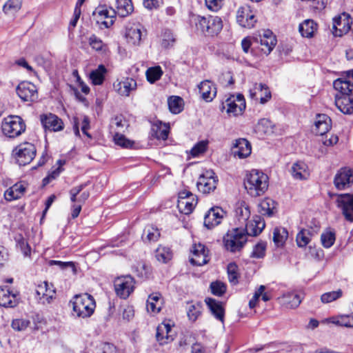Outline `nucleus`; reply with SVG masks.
Instances as JSON below:
<instances>
[{
    "label": "nucleus",
    "mask_w": 353,
    "mask_h": 353,
    "mask_svg": "<svg viewBox=\"0 0 353 353\" xmlns=\"http://www.w3.org/2000/svg\"><path fill=\"white\" fill-rule=\"evenodd\" d=\"M243 184L249 195L257 197L263 195L268 190L269 178L261 171L252 170L247 173Z\"/></svg>",
    "instance_id": "nucleus-1"
},
{
    "label": "nucleus",
    "mask_w": 353,
    "mask_h": 353,
    "mask_svg": "<svg viewBox=\"0 0 353 353\" xmlns=\"http://www.w3.org/2000/svg\"><path fill=\"white\" fill-rule=\"evenodd\" d=\"M73 311L78 317H90L94 311L96 303L93 296L88 293L77 294L72 301Z\"/></svg>",
    "instance_id": "nucleus-2"
},
{
    "label": "nucleus",
    "mask_w": 353,
    "mask_h": 353,
    "mask_svg": "<svg viewBox=\"0 0 353 353\" xmlns=\"http://www.w3.org/2000/svg\"><path fill=\"white\" fill-rule=\"evenodd\" d=\"M246 242V234L242 228H236L229 230L223 237L224 246L227 250L231 252L240 251Z\"/></svg>",
    "instance_id": "nucleus-3"
},
{
    "label": "nucleus",
    "mask_w": 353,
    "mask_h": 353,
    "mask_svg": "<svg viewBox=\"0 0 353 353\" xmlns=\"http://www.w3.org/2000/svg\"><path fill=\"white\" fill-rule=\"evenodd\" d=\"M36 153L35 145L28 142L19 144L12 151V155L20 166L26 165L32 162Z\"/></svg>",
    "instance_id": "nucleus-4"
},
{
    "label": "nucleus",
    "mask_w": 353,
    "mask_h": 353,
    "mask_svg": "<svg viewBox=\"0 0 353 353\" xmlns=\"http://www.w3.org/2000/svg\"><path fill=\"white\" fill-rule=\"evenodd\" d=\"M1 128L6 136L14 138L25 131L26 124L20 117L9 116L4 119Z\"/></svg>",
    "instance_id": "nucleus-5"
},
{
    "label": "nucleus",
    "mask_w": 353,
    "mask_h": 353,
    "mask_svg": "<svg viewBox=\"0 0 353 353\" xmlns=\"http://www.w3.org/2000/svg\"><path fill=\"white\" fill-rule=\"evenodd\" d=\"M92 14L97 17V23L102 24L105 28H108L114 24L117 16L116 10L106 5L97 6Z\"/></svg>",
    "instance_id": "nucleus-6"
},
{
    "label": "nucleus",
    "mask_w": 353,
    "mask_h": 353,
    "mask_svg": "<svg viewBox=\"0 0 353 353\" xmlns=\"http://www.w3.org/2000/svg\"><path fill=\"white\" fill-rule=\"evenodd\" d=\"M114 286L117 295L125 299L134 290V280L130 275L118 277L114 281Z\"/></svg>",
    "instance_id": "nucleus-7"
},
{
    "label": "nucleus",
    "mask_w": 353,
    "mask_h": 353,
    "mask_svg": "<svg viewBox=\"0 0 353 353\" xmlns=\"http://www.w3.org/2000/svg\"><path fill=\"white\" fill-rule=\"evenodd\" d=\"M217 182L218 179L215 173L212 170H209L200 175L196 186L199 192L209 194L216 189Z\"/></svg>",
    "instance_id": "nucleus-8"
},
{
    "label": "nucleus",
    "mask_w": 353,
    "mask_h": 353,
    "mask_svg": "<svg viewBox=\"0 0 353 353\" xmlns=\"http://www.w3.org/2000/svg\"><path fill=\"white\" fill-rule=\"evenodd\" d=\"M221 109H226L228 114H232L237 116L242 114L245 108V101L243 94H239L237 96L231 95L224 102L222 103Z\"/></svg>",
    "instance_id": "nucleus-9"
},
{
    "label": "nucleus",
    "mask_w": 353,
    "mask_h": 353,
    "mask_svg": "<svg viewBox=\"0 0 353 353\" xmlns=\"http://www.w3.org/2000/svg\"><path fill=\"white\" fill-rule=\"evenodd\" d=\"M336 203L345 220L353 222V194H337Z\"/></svg>",
    "instance_id": "nucleus-10"
},
{
    "label": "nucleus",
    "mask_w": 353,
    "mask_h": 353,
    "mask_svg": "<svg viewBox=\"0 0 353 353\" xmlns=\"http://www.w3.org/2000/svg\"><path fill=\"white\" fill-rule=\"evenodd\" d=\"M19 97L23 101L34 102L38 99L36 85L29 81L21 82L16 89Z\"/></svg>",
    "instance_id": "nucleus-11"
},
{
    "label": "nucleus",
    "mask_w": 353,
    "mask_h": 353,
    "mask_svg": "<svg viewBox=\"0 0 353 353\" xmlns=\"http://www.w3.org/2000/svg\"><path fill=\"white\" fill-rule=\"evenodd\" d=\"M256 46H261V51L266 55L269 54L276 44V37L270 30H264L263 34L254 37Z\"/></svg>",
    "instance_id": "nucleus-12"
},
{
    "label": "nucleus",
    "mask_w": 353,
    "mask_h": 353,
    "mask_svg": "<svg viewBox=\"0 0 353 353\" xmlns=\"http://www.w3.org/2000/svg\"><path fill=\"white\" fill-rule=\"evenodd\" d=\"M236 18L238 24L243 28H253L256 22L255 14L248 5H244L238 8Z\"/></svg>",
    "instance_id": "nucleus-13"
},
{
    "label": "nucleus",
    "mask_w": 353,
    "mask_h": 353,
    "mask_svg": "<svg viewBox=\"0 0 353 353\" xmlns=\"http://www.w3.org/2000/svg\"><path fill=\"white\" fill-rule=\"evenodd\" d=\"M225 215V211L221 208L218 206L211 208L205 214L204 226L208 230L213 229L221 223Z\"/></svg>",
    "instance_id": "nucleus-14"
},
{
    "label": "nucleus",
    "mask_w": 353,
    "mask_h": 353,
    "mask_svg": "<svg viewBox=\"0 0 353 353\" xmlns=\"http://www.w3.org/2000/svg\"><path fill=\"white\" fill-rule=\"evenodd\" d=\"M353 183V170L346 167L341 168L334 179V184L339 190L348 188Z\"/></svg>",
    "instance_id": "nucleus-15"
},
{
    "label": "nucleus",
    "mask_w": 353,
    "mask_h": 353,
    "mask_svg": "<svg viewBox=\"0 0 353 353\" xmlns=\"http://www.w3.org/2000/svg\"><path fill=\"white\" fill-rule=\"evenodd\" d=\"M232 152L234 157H238L239 159L246 158L252 152L251 143L246 139H237L233 143Z\"/></svg>",
    "instance_id": "nucleus-16"
},
{
    "label": "nucleus",
    "mask_w": 353,
    "mask_h": 353,
    "mask_svg": "<svg viewBox=\"0 0 353 353\" xmlns=\"http://www.w3.org/2000/svg\"><path fill=\"white\" fill-rule=\"evenodd\" d=\"M55 290L50 288L48 282L38 285L35 291V299L41 303H50L55 295Z\"/></svg>",
    "instance_id": "nucleus-17"
},
{
    "label": "nucleus",
    "mask_w": 353,
    "mask_h": 353,
    "mask_svg": "<svg viewBox=\"0 0 353 353\" xmlns=\"http://www.w3.org/2000/svg\"><path fill=\"white\" fill-rule=\"evenodd\" d=\"M40 121L46 130L57 132L63 128V123L61 119L52 113L41 114L40 116Z\"/></svg>",
    "instance_id": "nucleus-18"
},
{
    "label": "nucleus",
    "mask_w": 353,
    "mask_h": 353,
    "mask_svg": "<svg viewBox=\"0 0 353 353\" xmlns=\"http://www.w3.org/2000/svg\"><path fill=\"white\" fill-rule=\"evenodd\" d=\"M350 26L349 23V16L343 13L342 16L339 15L333 19L332 33L335 37H341L348 32Z\"/></svg>",
    "instance_id": "nucleus-19"
},
{
    "label": "nucleus",
    "mask_w": 353,
    "mask_h": 353,
    "mask_svg": "<svg viewBox=\"0 0 353 353\" xmlns=\"http://www.w3.org/2000/svg\"><path fill=\"white\" fill-rule=\"evenodd\" d=\"M19 294L10 289L0 288V305L4 307H14L19 303Z\"/></svg>",
    "instance_id": "nucleus-20"
},
{
    "label": "nucleus",
    "mask_w": 353,
    "mask_h": 353,
    "mask_svg": "<svg viewBox=\"0 0 353 353\" xmlns=\"http://www.w3.org/2000/svg\"><path fill=\"white\" fill-rule=\"evenodd\" d=\"M245 232L246 234V236L248 235L256 236L259 235L264 229L265 226V223L264 219L260 216H254L252 221L250 222L245 223Z\"/></svg>",
    "instance_id": "nucleus-21"
},
{
    "label": "nucleus",
    "mask_w": 353,
    "mask_h": 353,
    "mask_svg": "<svg viewBox=\"0 0 353 353\" xmlns=\"http://www.w3.org/2000/svg\"><path fill=\"white\" fill-rule=\"evenodd\" d=\"M156 339L160 345L174 340L172 326L170 323H162L157 327Z\"/></svg>",
    "instance_id": "nucleus-22"
},
{
    "label": "nucleus",
    "mask_w": 353,
    "mask_h": 353,
    "mask_svg": "<svg viewBox=\"0 0 353 353\" xmlns=\"http://www.w3.org/2000/svg\"><path fill=\"white\" fill-rule=\"evenodd\" d=\"M205 302L214 317L216 320L223 323L225 317V309L223 307V303L212 298H206L205 299Z\"/></svg>",
    "instance_id": "nucleus-23"
},
{
    "label": "nucleus",
    "mask_w": 353,
    "mask_h": 353,
    "mask_svg": "<svg viewBox=\"0 0 353 353\" xmlns=\"http://www.w3.org/2000/svg\"><path fill=\"white\" fill-rule=\"evenodd\" d=\"M201 98L206 102L212 101L216 95L215 85L209 80H205L198 85Z\"/></svg>",
    "instance_id": "nucleus-24"
},
{
    "label": "nucleus",
    "mask_w": 353,
    "mask_h": 353,
    "mask_svg": "<svg viewBox=\"0 0 353 353\" xmlns=\"http://www.w3.org/2000/svg\"><path fill=\"white\" fill-rule=\"evenodd\" d=\"M315 132L319 135H324L332 127L331 119L325 114H319L316 115L314 122Z\"/></svg>",
    "instance_id": "nucleus-25"
},
{
    "label": "nucleus",
    "mask_w": 353,
    "mask_h": 353,
    "mask_svg": "<svg viewBox=\"0 0 353 353\" xmlns=\"http://www.w3.org/2000/svg\"><path fill=\"white\" fill-rule=\"evenodd\" d=\"M26 191V186L22 183L19 182L14 184L8 188L4 193V197L8 201L21 198Z\"/></svg>",
    "instance_id": "nucleus-26"
},
{
    "label": "nucleus",
    "mask_w": 353,
    "mask_h": 353,
    "mask_svg": "<svg viewBox=\"0 0 353 353\" xmlns=\"http://www.w3.org/2000/svg\"><path fill=\"white\" fill-rule=\"evenodd\" d=\"M335 104L338 109L344 114L353 113V98L351 96L336 95Z\"/></svg>",
    "instance_id": "nucleus-27"
},
{
    "label": "nucleus",
    "mask_w": 353,
    "mask_h": 353,
    "mask_svg": "<svg viewBox=\"0 0 353 353\" xmlns=\"http://www.w3.org/2000/svg\"><path fill=\"white\" fill-rule=\"evenodd\" d=\"M334 88L339 92V96H351L353 94V83L346 79H338L333 83Z\"/></svg>",
    "instance_id": "nucleus-28"
},
{
    "label": "nucleus",
    "mask_w": 353,
    "mask_h": 353,
    "mask_svg": "<svg viewBox=\"0 0 353 353\" xmlns=\"http://www.w3.org/2000/svg\"><path fill=\"white\" fill-rule=\"evenodd\" d=\"M290 172L295 179H306L309 176L307 166L303 161L294 163L291 168Z\"/></svg>",
    "instance_id": "nucleus-29"
},
{
    "label": "nucleus",
    "mask_w": 353,
    "mask_h": 353,
    "mask_svg": "<svg viewBox=\"0 0 353 353\" xmlns=\"http://www.w3.org/2000/svg\"><path fill=\"white\" fill-rule=\"evenodd\" d=\"M116 14L120 17H125L130 14L134 7L131 0H116Z\"/></svg>",
    "instance_id": "nucleus-30"
},
{
    "label": "nucleus",
    "mask_w": 353,
    "mask_h": 353,
    "mask_svg": "<svg viewBox=\"0 0 353 353\" xmlns=\"http://www.w3.org/2000/svg\"><path fill=\"white\" fill-rule=\"evenodd\" d=\"M317 23L312 19H306L299 24V31L303 37H312L317 30Z\"/></svg>",
    "instance_id": "nucleus-31"
},
{
    "label": "nucleus",
    "mask_w": 353,
    "mask_h": 353,
    "mask_svg": "<svg viewBox=\"0 0 353 353\" xmlns=\"http://www.w3.org/2000/svg\"><path fill=\"white\" fill-rule=\"evenodd\" d=\"M161 296L158 292H154L149 295L146 303L148 312L152 313H158L161 308Z\"/></svg>",
    "instance_id": "nucleus-32"
},
{
    "label": "nucleus",
    "mask_w": 353,
    "mask_h": 353,
    "mask_svg": "<svg viewBox=\"0 0 353 353\" xmlns=\"http://www.w3.org/2000/svg\"><path fill=\"white\" fill-rule=\"evenodd\" d=\"M207 35L214 36L217 34L223 28V22L220 17H208Z\"/></svg>",
    "instance_id": "nucleus-33"
},
{
    "label": "nucleus",
    "mask_w": 353,
    "mask_h": 353,
    "mask_svg": "<svg viewBox=\"0 0 353 353\" xmlns=\"http://www.w3.org/2000/svg\"><path fill=\"white\" fill-rule=\"evenodd\" d=\"M117 89L119 94L122 96H129L130 92L137 88V82L132 78H127L119 82L117 85Z\"/></svg>",
    "instance_id": "nucleus-34"
},
{
    "label": "nucleus",
    "mask_w": 353,
    "mask_h": 353,
    "mask_svg": "<svg viewBox=\"0 0 353 353\" xmlns=\"http://www.w3.org/2000/svg\"><path fill=\"white\" fill-rule=\"evenodd\" d=\"M281 301L288 308H296L301 303V299L299 294L294 292H288L282 296Z\"/></svg>",
    "instance_id": "nucleus-35"
},
{
    "label": "nucleus",
    "mask_w": 353,
    "mask_h": 353,
    "mask_svg": "<svg viewBox=\"0 0 353 353\" xmlns=\"http://www.w3.org/2000/svg\"><path fill=\"white\" fill-rule=\"evenodd\" d=\"M160 237L159 230L153 225L145 226L142 234V240L144 242H155Z\"/></svg>",
    "instance_id": "nucleus-36"
},
{
    "label": "nucleus",
    "mask_w": 353,
    "mask_h": 353,
    "mask_svg": "<svg viewBox=\"0 0 353 353\" xmlns=\"http://www.w3.org/2000/svg\"><path fill=\"white\" fill-rule=\"evenodd\" d=\"M197 203L196 196H192L190 199L178 200L177 208L179 210L184 214H190Z\"/></svg>",
    "instance_id": "nucleus-37"
},
{
    "label": "nucleus",
    "mask_w": 353,
    "mask_h": 353,
    "mask_svg": "<svg viewBox=\"0 0 353 353\" xmlns=\"http://www.w3.org/2000/svg\"><path fill=\"white\" fill-rule=\"evenodd\" d=\"M107 72L105 67L101 64L98 68L92 70L90 74V79L94 85H101L105 79V74Z\"/></svg>",
    "instance_id": "nucleus-38"
},
{
    "label": "nucleus",
    "mask_w": 353,
    "mask_h": 353,
    "mask_svg": "<svg viewBox=\"0 0 353 353\" xmlns=\"http://www.w3.org/2000/svg\"><path fill=\"white\" fill-rule=\"evenodd\" d=\"M156 259L161 263H166L172 258V252L170 248L159 245L155 252Z\"/></svg>",
    "instance_id": "nucleus-39"
},
{
    "label": "nucleus",
    "mask_w": 353,
    "mask_h": 353,
    "mask_svg": "<svg viewBox=\"0 0 353 353\" xmlns=\"http://www.w3.org/2000/svg\"><path fill=\"white\" fill-rule=\"evenodd\" d=\"M141 31L138 28H130L126 30L125 37L127 41L132 45H139L141 40Z\"/></svg>",
    "instance_id": "nucleus-40"
},
{
    "label": "nucleus",
    "mask_w": 353,
    "mask_h": 353,
    "mask_svg": "<svg viewBox=\"0 0 353 353\" xmlns=\"http://www.w3.org/2000/svg\"><path fill=\"white\" fill-rule=\"evenodd\" d=\"M152 132V135L157 139L166 140L169 134V128L166 125L163 126L160 122L159 124L153 125Z\"/></svg>",
    "instance_id": "nucleus-41"
},
{
    "label": "nucleus",
    "mask_w": 353,
    "mask_h": 353,
    "mask_svg": "<svg viewBox=\"0 0 353 353\" xmlns=\"http://www.w3.org/2000/svg\"><path fill=\"white\" fill-rule=\"evenodd\" d=\"M288 236V232L284 228H276L273 232V241L277 247L282 246Z\"/></svg>",
    "instance_id": "nucleus-42"
},
{
    "label": "nucleus",
    "mask_w": 353,
    "mask_h": 353,
    "mask_svg": "<svg viewBox=\"0 0 353 353\" xmlns=\"http://www.w3.org/2000/svg\"><path fill=\"white\" fill-rule=\"evenodd\" d=\"M275 209L274 201L270 199H265L259 204V212L263 215L271 216Z\"/></svg>",
    "instance_id": "nucleus-43"
},
{
    "label": "nucleus",
    "mask_w": 353,
    "mask_h": 353,
    "mask_svg": "<svg viewBox=\"0 0 353 353\" xmlns=\"http://www.w3.org/2000/svg\"><path fill=\"white\" fill-rule=\"evenodd\" d=\"M22 0H8L3 7V11L6 14H14L21 8Z\"/></svg>",
    "instance_id": "nucleus-44"
},
{
    "label": "nucleus",
    "mask_w": 353,
    "mask_h": 353,
    "mask_svg": "<svg viewBox=\"0 0 353 353\" xmlns=\"http://www.w3.org/2000/svg\"><path fill=\"white\" fill-rule=\"evenodd\" d=\"M182 99L180 97L172 96L168 99V103L170 112L179 114L183 110Z\"/></svg>",
    "instance_id": "nucleus-45"
},
{
    "label": "nucleus",
    "mask_w": 353,
    "mask_h": 353,
    "mask_svg": "<svg viewBox=\"0 0 353 353\" xmlns=\"http://www.w3.org/2000/svg\"><path fill=\"white\" fill-rule=\"evenodd\" d=\"M145 74L147 80L153 83L161 77L163 71L160 66H155L148 68Z\"/></svg>",
    "instance_id": "nucleus-46"
},
{
    "label": "nucleus",
    "mask_w": 353,
    "mask_h": 353,
    "mask_svg": "<svg viewBox=\"0 0 353 353\" xmlns=\"http://www.w3.org/2000/svg\"><path fill=\"white\" fill-rule=\"evenodd\" d=\"M311 232L309 230L303 229L296 235V241L300 248L305 247L310 241Z\"/></svg>",
    "instance_id": "nucleus-47"
},
{
    "label": "nucleus",
    "mask_w": 353,
    "mask_h": 353,
    "mask_svg": "<svg viewBox=\"0 0 353 353\" xmlns=\"http://www.w3.org/2000/svg\"><path fill=\"white\" fill-rule=\"evenodd\" d=\"M250 216V210L248 206H241L236 210V217L241 225H245Z\"/></svg>",
    "instance_id": "nucleus-48"
},
{
    "label": "nucleus",
    "mask_w": 353,
    "mask_h": 353,
    "mask_svg": "<svg viewBox=\"0 0 353 353\" xmlns=\"http://www.w3.org/2000/svg\"><path fill=\"white\" fill-rule=\"evenodd\" d=\"M202 312V303L197 302L189 306L188 310V316L192 321H195L197 318L201 315Z\"/></svg>",
    "instance_id": "nucleus-49"
},
{
    "label": "nucleus",
    "mask_w": 353,
    "mask_h": 353,
    "mask_svg": "<svg viewBox=\"0 0 353 353\" xmlns=\"http://www.w3.org/2000/svg\"><path fill=\"white\" fill-rule=\"evenodd\" d=\"M228 276L229 281L236 285L239 282L238 266L234 263H230L228 265L227 268Z\"/></svg>",
    "instance_id": "nucleus-50"
},
{
    "label": "nucleus",
    "mask_w": 353,
    "mask_h": 353,
    "mask_svg": "<svg viewBox=\"0 0 353 353\" xmlns=\"http://www.w3.org/2000/svg\"><path fill=\"white\" fill-rule=\"evenodd\" d=\"M336 240V236L335 233L334 232L327 231L325 232H323L321 235V241L322 243V245L325 248H331L333 244L334 243Z\"/></svg>",
    "instance_id": "nucleus-51"
},
{
    "label": "nucleus",
    "mask_w": 353,
    "mask_h": 353,
    "mask_svg": "<svg viewBox=\"0 0 353 353\" xmlns=\"http://www.w3.org/2000/svg\"><path fill=\"white\" fill-rule=\"evenodd\" d=\"M342 294L341 290L325 292L321 295V300L323 303H329L341 297Z\"/></svg>",
    "instance_id": "nucleus-52"
},
{
    "label": "nucleus",
    "mask_w": 353,
    "mask_h": 353,
    "mask_svg": "<svg viewBox=\"0 0 353 353\" xmlns=\"http://www.w3.org/2000/svg\"><path fill=\"white\" fill-rule=\"evenodd\" d=\"M16 240L17 246L19 248L24 256H30L31 248L27 241L21 235Z\"/></svg>",
    "instance_id": "nucleus-53"
},
{
    "label": "nucleus",
    "mask_w": 353,
    "mask_h": 353,
    "mask_svg": "<svg viewBox=\"0 0 353 353\" xmlns=\"http://www.w3.org/2000/svg\"><path fill=\"white\" fill-rule=\"evenodd\" d=\"M212 293L218 296H221L226 291V285L221 281L212 282L210 284Z\"/></svg>",
    "instance_id": "nucleus-54"
},
{
    "label": "nucleus",
    "mask_w": 353,
    "mask_h": 353,
    "mask_svg": "<svg viewBox=\"0 0 353 353\" xmlns=\"http://www.w3.org/2000/svg\"><path fill=\"white\" fill-rule=\"evenodd\" d=\"M207 147V141H199L191 149L190 154L193 157H199L201 154H203L206 151Z\"/></svg>",
    "instance_id": "nucleus-55"
},
{
    "label": "nucleus",
    "mask_w": 353,
    "mask_h": 353,
    "mask_svg": "<svg viewBox=\"0 0 353 353\" xmlns=\"http://www.w3.org/2000/svg\"><path fill=\"white\" fill-rule=\"evenodd\" d=\"M272 127V122L268 119H261L256 126L257 130L259 131H262L265 134H269L273 132Z\"/></svg>",
    "instance_id": "nucleus-56"
},
{
    "label": "nucleus",
    "mask_w": 353,
    "mask_h": 353,
    "mask_svg": "<svg viewBox=\"0 0 353 353\" xmlns=\"http://www.w3.org/2000/svg\"><path fill=\"white\" fill-rule=\"evenodd\" d=\"M114 143L123 148H131L133 145V142L126 139L123 135L119 132H116L114 136Z\"/></svg>",
    "instance_id": "nucleus-57"
},
{
    "label": "nucleus",
    "mask_w": 353,
    "mask_h": 353,
    "mask_svg": "<svg viewBox=\"0 0 353 353\" xmlns=\"http://www.w3.org/2000/svg\"><path fill=\"white\" fill-rule=\"evenodd\" d=\"M266 245L263 242L256 244L251 254V257L256 259H261L265 256Z\"/></svg>",
    "instance_id": "nucleus-58"
},
{
    "label": "nucleus",
    "mask_w": 353,
    "mask_h": 353,
    "mask_svg": "<svg viewBox=\"0 0 353 353\" xmlns=\"http://www.w3.org/2000/svg\"><path fill=\"white\" fill-rule=\"evenodd\" d=\"M30 324V321L28 319H17L12 321L11 326L17 331L25 330Z\"/></svg>",
    "instance_id": "nucleus-59"
},
{
    "label": "nucleus",
    "mask_w": 353,
    "mask_h": 353,
    "mask_svg": "<svg viewBox=\"0 0 353 353\" xmlns=\"http://www.w3.org/2000/svg\"><path fill=\"white\" fill-rule=\"evenodd\" d=\"M195 26L197 30L201 31L202 33L206 34L208 26V17L197 16L195 19Z\"/></svg>",
    "instance_id": "nucleus-60"
},
{
    "label": "nucleus",
    "mask_w": 353,
    "mask_h": 353,
    "mask_svg": "<svg viewBox=\"0 0 353 353\" xmlns=\"http://www.w3.org/2000/svg\"><path fill=\"white\" fill-rule=\"evenodd\" d=\"M264 90L263 83H254L253 87L250 89V97L252 99H260L261 92Z\"/></svg>",
    "instance_id": "nucleus-61"
},
{
    "label": "nucleus",
    "mask_w": 353,
    "mask_h": 353,
    "mask_svg": "<svg viewBox=\"0 0 353 353\" xmlns=\"http://www.w3.org/2000/svg\"><path fill=\"white\" fill-rule=\"evenodd\" d=\"M112 124L115 125L118 130L117 132L119 133L120 132H124V128L128 127V121L121 115L115 117Z\"/></svg>",
    "instance_id": "nucleus-62"
},
{
    "label": "nucleus",
    "mask_w": 353,
    "mask_h": 353,
    "mask_svg": "<svg viewBox=\"0 0 353 353\" xmlns=\"http://www.w3.org/2000/svg\"><path fill=\"white\" fill-rule=\"evenodd\" d=\"M209 261L208 254H201V255H193L190 261L192 265L201 266L206 264Z\"/></svg>",
    "instance_id": "nucleus-63"
},
{
    "label": "nucleus",
    "mask_w": 353,
    "mask_h": 353,
    "mask_svg": "<svg viewBox=\"0 0 353 353\" xmlns=\"http://www.w3.org/2000/svg\"><path fill=\"white\" fill-rule=\"evenodd\" d=\"M89 44L91 48L96 51H101L103 50V43L101 39L97 37L95 34H92L88 39Z\"/></svg>",
    "instance_id": "nucleus-64"
}]
</instances>
